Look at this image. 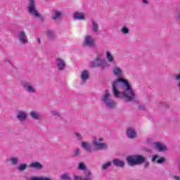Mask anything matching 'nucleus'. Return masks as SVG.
Instances as JSON below:
<instances>
[{
  "mask_svg": "<svg viewBox=\"0 0 180 180\" xmlns=\"http://www.w3.org/2000/svg\"><path fill=\"white\" fill-rule=\"evenodd\" d=\"M112 74L114 75H115V77H122V75H123V70H122V68L115 66L112 68Z\"/></svg>",
  "mask_w": 180,
  "mask_h": 180,
  "instance_id": "14",
  "label": "nucleus"
},
{
  "mask_svg": "<svg viewBox=\"0 0 180 180\" xmlns=\"http://www.w3.org/2000/svg\"><path fill=\"white\" fill-rule=\"evenodd\" d=\"M112 163L115 167H120V168H123V167H124V162L119 159H114L112 160Z\"/></svg>",
  "mask_w": 180,
  "mask_h": 180,
  "instance_id": "22",
  "label": "nucleus"
},
{
  "mask_svg": "<svg viewBox=\"0 0 180 180\" xmlns=\"http://www.w3.org/2000/svg\"><path fill=\"white\" fill-rule=\"evenodd\" d=\"M30 168H34L35 169H43V165L39 162H33L30 165Z\"/></svg>",
  "mask_w": 180,
  "mask_h": 180,
  "instance_id": "18",
  "label": "nucleus"
},
{
  "mask_svg": "<svg viewBox=\"0 0 180 180\" xmlns=\"http://www.w3.org/2000/svg\"><path fill=\"white\" fill-rule=\"evenodd\" d=\"M18 40L20 44H27V43H29L27 35H26V32H25V31H22L18 33Z\"/></svg>",
  "mask_w": 180,
  "mask_h": 180,
  "instance_id": "10",
  "label": "nucleus"
},
{
  "mask_svg": "<svg viewBox=\"0 0 180 180\" xmlns=\"http://www.w3.org/2000/svg\"><path fill=\"white\" fill-rule=\"evenodd\" d=\"M155 148L158 150V151H165L167 150V147L164 146L162 143L160 142L154 143Z\"/></svg>",
  "mask_w": 180,
  "mask_h": 180,
  "instance_id": "16",
  "label": "nucleus"
},
{
  "mask_svg": "<svg viewBox=\"0 0 180 180\" xmlns=\"http://www.w3.org/2000/svg\"><path fill=\"white\" fill-rule=\"evenodd\" d=\"M139 109L140 110H147V108H146V106L144 105H139Z\"/></svg>",
  "mask_w": 180,
  "mask_h": 180,
  "instance_id": "35",
  "label": "nucleus"
},
{
  "mask_svg": "<svg viewBox=\"0 0 180 180\" xmlns=\"http://www.w3.org/2000/svg\"><path fill=\"white\" fill-rule=\"evenodd\" d=\"M75 136H76V139H77V140H79V141H82L83 137L81 134L76 132Z\"/></svg>",
  "mask_w": 180,
  "mask_h": 180,
  "instance_id": "33",
  "label": "nucleus"
},
{
  "mask_svg": "<svg viewBox=\"0 0 180 180\" xmlns=\"http://www.w3.org/2000/svg\"><path fill=\"white\" fill-rule=\"evenodd\" d=\"M127 161L128 165L131 167H134V165H140L144 164L145 168H148L150 167V162L146 161V158L141 155H134L127 157Z\"/></svg>",
  "mask_w": 180,
  "mask_h": 180,
  "instance_id": "2",
  "label": "nucleus"
},
{
  "mask_svg": "<svg viewBox=\"0 0 180 180\" xmlns=\"http://www.w3.org/2000/svg\"><path fill=\"white\" fill-rule=\"evenodd\" d=\"M56 66L58 67V70H59V71H64V70H65L67 65L65 64V62L63 59L57 58L56 60Z\"/></svg>",
  "mask_w": 180,
  "mask_h": 180,
  "instance_id": "12",
  "label": "nucleus"
},
{
  "mask_svg": "<svg viewBox=\"0 0 180 180\" xmlns=\"http://www.w3.org/2000/svg\"><path fill=\"white\" fill-rule=\"evenodd\" d=\"M157 158H158V155H153L152 157V162H157V164H164L165 162V158H161L158 160Z\"/></svg>",
  "mask_w": 180,
  "mask_h": 180,
  "instance_id": "17",
  "label": "nucleus"
},
{
  "mask_svg": "<svg viewBox=\"0 0 180 180\" xmlns=\"http://www.w3.org/2000/svg\"><path fill=\"white\" fill-rule=\"evenodd\" d=\"M101 101L108 109H115L117 106V103L112 99V96L108 89L105 90V94L103 95Z\"/></svg>",
  "mask_w": 180,
  "mask_h": 180,
  "instance_id": "4",
  "label": "nucleus"
},
{
  "mask_svg": "<svg viewBox=\"0 0 180 180\" xmlns=\"http://www.w3.org/2000/svg\"><path fill=\"white\" fill-rule=\"evenodd\" d=\"M4 61L5 63H8V64L12 65V60H11V58H6Z\"/></svg>",
  "mask_w": 180,
  "mask_h": 180,
  "instance_id": "37",
  "label": "nucleus"
},
{
  "mask_svg": "<svg viewBox=\"0 0 180 180\" xmlns=\"http://www.w3.org/2000/svg\"><path fill=\"white\" fill-rule=\"evenodd\" d=\"M105 57L108 63H115V58H113V55L109 51H106Z\"/></svg>",
  "mask_w": 180,
  "mask_h": 180,
  "instance_id": "23",
  "label": "nucleus"
},
{
  "mask_svg": "<svg viewBox=\"0 0 180 180\" xmlns=\"http://www.w3.org/2000/svg\"><path fill=\"white\" fill-rule=\"evenodd\" d=\"M127 137H129V139H136V131H134L133 129L129 128L127 130Z\"/></svg>",
  "mask_w": 180,
  "mask_h": 180,
  "instance_id": "20",
  "label": "nucleus"
},
{
  "mask_svg": "<svg viewBox=\"0 0 180 180\" xmlns=\"http://www.w3.org/2000/svg\"><path fill=\"white\" fill-rule=\"evenodd\" d=\"M173 179L174 180H180V176H174Z\"/></svg>",
  "mask_w": 180,
  "mask_h": 180,
  "instance_id": "39",
  "label": "nucleus"
},
{
  "mask_svg": "<svg viewBox=\"0 0 180 180\" xmlns=\"http://www.w3.org/2000/svg\"><path fill=\"white\" fill-rule=\"evenodd\" d=\"M103 56L102 54H99L97 56L96 59H94L90 64V67L91 68H96L98 67H101V70H105V68H108L109 67V64L108 62L103 59Z\"/></svg>",
  "mask_w": 180,
  "mask_h": 180,
  "instance_id": "5",
  "label": "nucleus"
},
{
  "mask_svg": "<svg viewBox=\"0 0 180 180\" xmlns=\"http://www.w3.org/2000/svg\"><path fill=\"white\" fill-rule=\"evenodd\" d=\"M10 162L11 165H18L19 164V158L18 157H11L7 160Z\"/></svg>",
  "mask_w": 180,
  "mask_h": 180,
  "instance_id": "21",
  "label": "nucleus"
},
{
  "mask_svg": "<svg viewBox=\"0 0 180 180\" xmlns=\"http://www.w3.org/2000/svg\"><path fill=\"white\" fill-rule=\"evenodd\" d=\"M37 41L40 43V39L39 38L37 39Z\"/></svg>",
  "mask_w": 180,
  "mask_h": 180,
  "instance_id": "42",
  "label": "nucleus"
},
{
  "mask_svg": "<svg viewBox=\"0 0 180 180\" xmlns=\"http://www.w3.org/2000/svg\"><path fill=\"white\" fill-rule=\"evenodd\" d=\"M178 86H179V91H180V82H179Z\"/></svg>",
  "mask_w": 180,
  "mask_h": 180,
  "instance_id": "41",
  "label": "nucleus"
},
{
  "mask_svg": "<svg viewBox=\"0 0 180 180\" xmlns=\"http://www.w3.org/2000/svg\"><path fill=\"white\" fill-rule=\"evenodd\" d=\"M22 86L24 91H25L28 94H36V92H37V89H36V87L29 82H23L22 83Z\"/></svg>",
  "mask_w": 180,
  "mask_h": 180,
  "instance_id": "7",
  "label": "nucleus"
},
{
  "mask_svg": "<svg viewBox=\"0 0 180 180\" xmlns=\"http://www.w3.org/2000/svg\"><path fill=\"white\" fill-rule=\"evenodd\" d=\"M78 169L79 171H84L85 176L83 179L82 176H75V180H92V173L89 170L86 169V165H85L84 162H81L79 163Z\"/></svg>",
  "mask_w": 180,
  "mask_h": 180,
  "instance_id": "6",
  "label": "nucleus"
},
{
  "mask_svg": "<svg viewBox=\"0 0 180 180\" xmlns=\"http://www.w3.org/2000/svg\"><path fill=\"white\" fill-rule=\"evenodd\" d=\"M46 36L49 38V39H56V34L51 30H49L46 32Z\"/></svg>",
  "mask_w": 180,
  "mask_h": 180,
  "instance_id": "31",
  "label": "nucleus"
},
{
  "mask_svg": "<svg viewBox=\"0 0 180 180\" xmlns=\"http://www.w3.org/2000/svg\"><path fill=\"white\" fill-rule=\"evenodd\" d=\"M121 32L122 33H123V34H129L130 30H129V28H127V27H123L121 30Z\"/></svg>",
  "mask_w": 180,
  "mask_h": 180,
  "instance_id": "32",
  "label": "nucleus"
},
{
  "mask_svg": "<svg viewBox=\"0 0 180 180\" xmlns=\"http://www.w3.org/2000/svg\"><path fill=\"white\" fill-rule=\"evenodd\" d=\"M120 82L122 84L124 91L122 95L125 98L127 102H131V101H134L136 98V94L131 89V86L128 80H126L122 77H119L117 80L114 81L112 83V94L115 98H122V94L119 91V88L120 87Z\"/></svg>",
  "mask_w": 180,
  "mask_h": 180,
  "instance_id": "1",
  "label": "nucleus"
},
{
  "mask_svg": "<svg viewBox=\"0 0 180 180\" xmlns=\"http://www.w3.org/2000/svg\"><path fill=\"white\" fill-rule=\"evenodd\" d=\"M30 116L32 119H34V120H39L41 117L40 112L36 111H31Z\"/></svg>",
  "mask_w": 180,
  "mask_h": 180,
  "instance_id": "24",
  "label": "nucleus"
},
{
  "mask_svg": "<svg viewBox=\"0 0 180 180\" xmlns=\"http://www.w3.org/2000/svg\"><path fill=\"white\" fill-rule=\"evenodd\" d=\"M92 146L94 147V151L96 150H106V148H108L106 143H101L96 140L93 141Z\"/></svg>",
  "mask_w": 180,
  "mask_h": 180,
  "instance_id": "11",
  "label": "nucleus"
},
{
  "mask_svg": "<svg viewBox=\"0 0 180 180\" xmlns=\"http://www.w3.org/2000/svg\"><path fill=\"white\" fill-rule=\"evenodd\" d=\"M61 180H71V176H70V173L65 172L60 175Z\"/></svg>",
  "mask_w": 180,
  "mask_h": 180,
  "instance_id": "30",
  "label": "nucleus"
},
{
  "mask_svg": "<svg viewBox=\"0 0 180 180\" xmlns=\"http://www.w3.org/2000/svg\"><path fill=\"white\" fill-rule=\"evenodd\" d=\"M51 113L53 115V116H58V117H60V112H58V111L56 110H52L51 111Z\"/></svg>",
  "mask_w": 180,
  "mask_h": 180,
  "instance_id": "34",
  "label": "nucleus"
},
{
  "mask_svg": "<svg viewBox=\"0 0 180 180\" xmlns=\"http://www.w3.org/2000/svg\"><path fill=\"white\" fill-rule=\"evenodd\" d=\"M174 79L176 81H178L179 82H180V73L178 74V75H175L174 76Z\"/></svg>",
  "mask_w": 180,
  "mask_h": 180,
  "instance_id": "38",
  "label": "nucleus"
},
{
  "mask_svg": "<svg viewBox=\"0 0 180 180\" xmlns=\"http://www.w3.org/2000/svg\"><path fill=\"white\" fill-rule=\"evenodd\" d=\"M74 157H79V149H76L74 152Z\"/></svg>",
  "mask_w": 180,
  "mask_h": 180,
  "instance_id": "36",
  "label": "nucleus"
},
{
  "mask_svg": "<svg viewBox=\"0 0 180 180\" xmlns=\"http://www.w3.org/2000/svg\"><path fill=\"white\" fill-rule=\"evenodd\" d=\"M99 141H103V139H100Z\"/></svg>",
  "mask_w": 180,
  "mask_h": 180,
  "instance_id": "43",
  "label": "nucleus"
},
{
  "mask_svg": "<svg viewBox=\"0 0 180 180\" xmlns=\"http://www.w3.org/2000/svg\"><path fill=\"white\" fill-rule=\"evenodd\" d=\"M27 9L31 16L37 18L40 22H44V17H43V15H41L36 9V1L34 0H30Z\"/></svg>",
  "mask_w": 180,
  "mask_h": 180,
  "instance_id": "3",
  "label": "nucleus"
},
{
  "mask_svg": "<svg viewBox=\"0 0 180 180\" xmlns=\"http://www.w3.org/2000/svg\"><path fill=\"white\" fill-rule=\"evenodd\" d=\"M92 31L94 33H98L99 32V24L96 21H92Z\"/></svg>",
  "mask_w": 180,
  "mask_h": 180,
  "instance_id": "25",
  "label": "nucleus"
},
{
  "mask_svg": "<svg viewBox=\"0 0 180 180\" xmlns=\"http://www.w3.org/2000/svg\"><path fill=\"white\" fill-rule=\"evenodd\" d=\"M27 168V164L26 163L20 164L16 167V169H18V171H20V172H22V171H25Z\"/></svg>",
  "mask_w": 180,
  "mask_h": 180,
  "instance_id": "28",
  "label": "nucleus"
},
{
  "mask_svg": "<svg viewBox=\"0 0 180 180\" xmlns=\"http://www.w3.org/2000/svg\"><path fill=\"white\" fill-rule=\"evenodd\" d=\"M95 39L91 35H86L83 42L84 47H95Z\"/></svg>",
  "mask_w": 180,
  "mask_h": 180,
  "instance_id": "9",
  "label": "nucleus"
},
{
  "mask_svg": "<svg viewBox=\"0 0 180 180\" xmlns=\"http://www.w3.org/2000/svg\"><path fill=\"white\" fill-rule=\"evenodd\" d=\"M81 79L83 82L89 79V72H88V70H85L82 72Z\"/></svg>",
  "mask_w": 180,
  "mask_h": 180,
  "instance_id": "19",
  "label": "nucleus"
},
{
  "mask_svg": "<svg viewBox=\"0 0 180 180\" xmlns=\"http://www.w3.org/2000/svg\"><path fill=\"white\" fill-rule=\"evenodd\" d=\"M143 4H148V1L147 0H143Z\"/></svg>",
  "mask_w": 180,
  "mask_h": 180,
  "instance_id": "40",
  "label": "nucleus"
},
{
  "mask_svg": "<svg viewBox=\"0 0 180 180\" xmlns=\"http://www.w3.org/2000/svg\"><path fill=\"white\" fill-rule=\"evenodd\" d=\"M73 18L75 20H84L85 15L84 13L76 12L73 14Z\"/></svg>",
  "mask_w": 180,
  "mask_h": 180,
  "instance_id": "15",
  "label": "nucleus"
},
{
  "mask_svg": "<svg viewBox=\"0 0 180 180\" xmlns=\"http://www.w3.org/2000/svg\"><path fill=\"white\" fill-rule=\"evenodd\" d=\"M110 165H112V162L110 161L103 163L101 165L102 171H107V169H109V167H110Z\"/></svg>",
  "mask_w": 180,
  "mask_h": 180,
  "instance_id": "26",
  "label": "nucleus"
},
{
  "mask_svg": "<svg viewBox=\"0 0 180 180\" xmlns=\"http://www.w3.org/2000/svg\"><path fill=\"white\" fill-rule=\"evenodd\" d=\"M15 119L20 123H23L27 120V113L22 110H16Z\"/></svg>",
  "mask_w": 180,
  "mask_h": 180,
  "instance_id": "8",
  "label": "nucleus"
},
{
  "mask_svg": "<svg viewBox=\"0 0 180 180\" xmlns=\"http://www.w3.org/2000/svg\"><path fill=\"white\" fill-rule=\"evenodd\" d=\"M60 16H61V12H60L57 10L53 11V13L52 15V19H53V20L58 19L59 18H60Z\"/></svg>",
  "mask_w": 180,
  "mask_h": 180,
  "instance_id": "27",
  "label": "nucleus"
},
{
  "mask_svg": "<svg viewBox=\"0 0 180 180\" xmlns=\"http://www.w3.org/2000/svg\"><path fill=\"white\" fill-rule=\"evenodd\" d=\"M81 146L84 148V151H87V153H93L95 151V149L92 148V144L86 141H83Z\"/></svg>",
  "mask_w": 180,
  "mask_h": 180,
  "instance_id": "13",
  "label": "nucleus"
},
{
  "mask_svg": "<svg viewBox=\"0 0 180 180\" xmlns=\"http://www.w3.org/2000/svg\"><path fill=\"white\" fill-rule=\"evenodd\" d=\"M29 180H51V179L43 176H31L30 177Z\"/></svg>",
  "mask_w": 180,
  "mask_h": 180,
  "instance_id": "29",
  "label": "nucleus"
}]
</instances>
